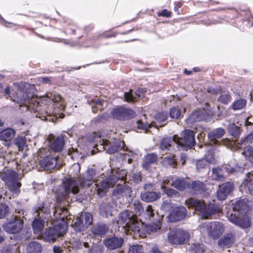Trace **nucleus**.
<instances>
[{
  "label": "nucleus",
  "instance_id": "9",
  "mask_svg": "<svg viewBox=\"0 0 253 253\" xmlns=\"http://www.w3.org/2000/svg\"><path fill=\"white\" fill-rule=\"evenodd\" d=\"M92 221V215L90 213L82 212L79 217L73 221L71 225L76 231L81 232L91 225Z\"/></svg>",
  "mask_w": 253,
  "mask_h": 253
},
{
  "label": "nucleus",
  "instance_id": "4",
  "mask_svg": "<svg viewBox=\"0 0 253 253\" xmlns=\"http://www.w3.org/2000/svg\"><path fill=\"white\" fill-rule=\"evenodd\" d=\"M186 204L189 208H192L198 211L199 215L205 219L211 218L213 215L221 211L220 208L215 205L210 204L207 206L203 201L193 198L186 201Z\"/></svg>",
  "mask_w": 253,
  "mask_h": 253
},
{
  "label": "nucleus",
  "instance_id": "63",
  "mask_svg": "<svg viewBox=\"0 0 253 253\" xmlns=\"http://www.w3.org/2000/svg\"><path fill=\"white\" fill-rule=\"evenodd\" d=\"M54 253H61V250L59 247H54L53 248Z\"/></svg>",
  "mask_w": 253,
  "mask_h": 253
},
{
  "label": "nucleus",
  "instance_id": "11",
  "mask_svg": "<svg viewBox=\"0 0 253 253\" xmlns=\"http://www.w3.org/2000/svg\"><path fill=\"white\" fill-rule=\"evenodd\" d=\"M224 134L225 131L224 129L218 128L210 132L208 134V136L211 141L214 144H218L220 143L226 145L227 146L232 145L234 142L230 141L227 139H222L220 141H219L218 139L221 138Z\"/></svg>",
  "mask_w": 253,
  "mask_h": 253
},
{
  "label": "nucleus",
  "instance_id": "22",
  "mask_svg": "<svg viewBox=\"0 0 253 253\" xmlns=\"http://www.w3.org/2000/svg\"><path fill=\"white\" fill-rule=\"evenodd\" d=\"M215 160L213 154L210 153L206 156L204 159L197 161L196 163V166L198 169H200L202 168H208L210 164L214 163Z\"/></svg>",
  "mask_w": 253,
  "mask_h": 253
},
{
  "label": "nucleus",
  "instance_id": "62",
  "mask_svg": "<svg viewBox=\"0 0 253 253\" xmlns=\"http://www.w3.org/2000/svg\"><path fill=\"white\" fill-rule=\"evenodd\" d=\"M150 228H151V230L152 232H156L158 230H159L160 229V227L158 224L154 225V226H152Z\"/></svg>",
  "mask_w": 253,
  "mask_h": 253
},
{
  "label": "nucleus",
  "instance_id": "21",
  "mask_svg": "<svg viewBox=\"0 0 253 253\" xmlns=\"http://www.w3.org/2000/svg\"><path fill=\"white\" fill-rule=\"evenodd\" d=\"M118 143L120 144L119 147L116 145H112L108 140L103 139L102 144H100V146H102L103 149L106 150L108 153L112 154L117 152L119 150L120 147L123 148V145H124L123 142L119 141Z\"/></svg>",
  "mask_w": 253,
  "mask_h": 253
},
{
  "label": "nucleus",
  "instance_id": "46",
  "mask_svg": "<svg viewBox=\"0 0 253 253\" xmlns=\"http://www.w3.org/2000/svg\"><path fill=\"white\" fill-rule=\"evenodd\" d=\"M223 187L219 188L217 192V197L219 200H225L227 196L229 194L228 193L223 190Z\"/></svg>",
  "mask_w": 253,
  "mask_h": 253
},
{
  "label": "nucleus",
  "instance_id": "19",
  "mask_svg": "<svg viewBox=\"0 0 253 253\" xmlns=\"http://www.w3.org/2000/svg\"><path fill=\"white\" fill-rule=\"evenodd\" d=\"M57 164V157H46L40 162V164L44 169L50 170L54 169Z\"/></svg>",
  "mask_w": 253,
  "mask_h": 253
},
{
  "label": "nucleus",
  "instance_id": "12",
  "mask_svg": "<svg viewBox=\"0 0 253 253\" xmlns=\"http://www.w3.org/2000/svg\"><path fill=\"white\" fill-rule=\"evenodd\" d=\"M23 224V220L15 217L11 221L5 222L3 225V228L8 233L15 234L21 230Z\"/></svg>",
  "mask_w": 253,
  "mask_h": 253
},
{
  "label": "nucleus",
  "instance_id": "41",
  "mask_svg": "<svg viewBox=\"0 0 253 253\" xmlns=\"http://www.w3.org/2000/svg\"><path fill=\"white\" fill-rule=\"evenodd\" d=\"M131 207V208H132L136 214H140L143 211L142 206L140 202L138 201H134Z\"/></svg>",
  "mask_w": 253,
  "mask_h": 253
},
{
  "label": "nucleus",
  "instance_id": "24",
  "mask_svg": "<svg viewBox=\"0 0 253 253\" xmlns=\"http://www.w3.org/2000/svg\"><path fill=\"white\" fill-rule=\"evenodd\" d=\"M246 187H248L250 193L253 195V171L248 173L247 178L241 185V188Z\"/></svg>",
  "mask_w": 253,
  "mask_h": 253
},
{
  "label": "nucleus",
  "instance_id": "16",
  "mask_svg": "<svg viewBox=\"0 0 253 253\" xmlns=\"http://www.w3.org/2000/svg\"><path fill=\"white\" fill-rule=\"evenodd\" d=\"M49 139L51 141L50 148L55 152L61 151L64 146V139L63 136H59L55 137L50 135Z\"/></svg>",
  "mask_w": 253,
  "mask_h": 253
},
{
  "label": "nucleus",
  "instance_id": "15",
  "mask_svg": "<svg viewBox=\"0 0 253 253\" xmlns=\"http://www.w3.org/2000/svg\"><path fill=\"white\" fill-rule=\"evenodd\" d=\"M15 136V131L11 128H7L0 132V140L5 142L7 147L11 145V141Z\"/></svg>",
  "mask_w": 253,
  "mask_h": 253
},
{
  "label": "nucleus",
  "instance_id": "44",
  "mask_svg": "<svg viewBox=\"0 0 253 253\" xmlns=\"http://www.w3.org/2000/svg\"><path fill=\"white\" fill-rule=\"evenodd\" d=\"M228 130L229 133L235 137H237L240 134L239 128L235 126L234 124L229 126Z\"/></svg>",
  "mask_w": 253,
  "mask_h": 253
},
{
  "label": "nucleus",
  "instance_id": "57",
  "mask_svg": "<svg viewBox=\"0 0 253 253\" xmlns=\"http://www.w3.org/2000/svg\"><path fill=\"white\" fill-rule=\"evenodd\" d=\"M207 91L209 93H211L212 94H217L218 93H220V90L218 88H213L211 87H209L207 89Z\"/></svg>",
  "mask_w": 253,
  "mask_h": 253
},
{
  "label": "nucleus",
  "instance_id": "30",
  "mask_svg": "<svg viewBox=\"0 0 253 253\" xmlns=\"http://www.w3.org/2000/svg\"><path fill=\"white\" fill-rule=\"evenodd\" d=\"M234 241V237L232 234H228L224 236L223 238L220 239L218 243L221 247H229Z\"/></svg>",
  "mask_w": 253,
  "mask_h": 253
},
{
  "label": "nucleus",
  "instance_id": "26",
  "mask_svg": "<svg viewBox=\"0 0 253 253\" xmlns=\"http://www.w3.org/2000/svg\"><path fill=\"white\" fill-rule=\"evenodd\" d=\"M161 197V193L156 192H146L141 194L142 200L147 202H152Z\"/></svg>",
  "mask_w": 253,
  "mask_h": 253
},
{
  "label": "nucleus",
  "instance_id": "6",
  "mask_svg": "<svg viewBox=\"0 0 253 253\" xmlns=\"http://www.w3.org/2000/svg\"><path fill=\"white\" fill-rule=\"evenodd\" d=\"M200 230L203 235L207 234L215 239L223 234L224 226L222 223L216 221L205 223L200 226Z\"/></svg>",
  "mask_w": 253,
  "mask_h": 253
},
{
  "label": "nucleus",
  "instance_id": "61",
  "mask_svg": "<svg viewBox=\"0 0 253 253\" xmlns=\"http://www.w3.org/2000/svg\"><path fill=\"white\" fill-rule=\"evenodd\" d=\"M167 161L169 164L170 165L173 166L176 163L175 159L174 158H166Z\"/></svg>",
  "mask_w": 253,
  "mask_h": 253
},
{
  "label": "nucleus",
  "instance_id": "43",
  "mask_svg": "<svg viewBox=\"0 0 253 253\" xmlns=\"http://www.w3.org/2000/svg\"><path fill=\"white\" fill-rule=\"evenodd\" d=\"M219 187H223V190L229 194L234 189V185L231 182H227L219 185Z\"/></svg>",
  "mask_w": 253,
  "mask_h": 253
},
{
  "label": "nucleus",
  "instance_id": "28",
  "mask_svg": "<svg viewBox=\"0 0 253 253\" xmlns=\"http://www.w3.org/2000/svg\"><path fill=\"white\" fill-rule=\"evenodd\" d=\"M68 211L66 208H61L59 207H56L54 211V216L56 218L61 220L63 221H65V218H67V215Z\"/></svg>",
  "mask_w": 253,
  "mask_h": 253
},
{
  "label": "nucleus",
  "instance_id": "33",
  "mask_svg": "<svg viewBox=\"0 0 253 253\" xmlns=\"http://www.w3.org/2000/svg\"><path fill=\"white\" fill-rule=\"evenodd\" d=\"M42 246L36 242H31L27 248L28 253H41Z\"/></svg>",
  "mask_w": 253,
  "mask_h": 253
},
{
  "label": "nucleus",
  "instance_id": "31",
  "mask_svg": "<svg viewBox=\"0 0 253 253\" xmlns=\"http://www.w3.org/2000/svg\"><path fill=\"white\" fill-rule=\"evenodd\" d=\"M158 160V158L156 155L154 154H148L144 159L142 166L146 169L149 168V165L156 163Z\"/></svg>",
  "mask_w": 253,
  "mask_h": 253
},
{
  "label": "nucleus",
  "instance_id": "60",
  "mask_svg": "<svg viewBox=\"0 0 253 253\" xmlns=\"http://www.w3.org/2000/svg\"><path fill=\"white\" fill-rule=\"evenodd\" d=\"M253 140V134H251L249 135L245 139L243 140V141L247 143H251Z\"/></svg>",
  "mask_w": 253,
  "mask_h": 253
},
{
  "label": "nucleus",
  "instance_id": "27",
  "mask_svg": "<svg viewBox=\"0 0 253 253\" xmlns=\"http://www.w3.org/2000/svg\"><path fill=\"white\" fill-rule=\"evenodd\" d=\"M108 230V227L103 224H99L93 226L92 232L93 234L98 236L104 235Z\"/></svg>",
  "mask_w": 253,
  "mask_h": 253
},
{
  "label": "nucleus",
  "instance_id": "56",
  "mask_svg": "<svg viewBox=\"0 0 253 253\" xmlns=\"http://www.w3.org/2000/svg\"><path fill=\"white\" fill-rule=\"evenodd\" d=\"M48 211L47 209H45L44 208V206L42 205H41L38 208H36V212L38 213L36 216H39L41 212L45 213Z\"/></svg>",
  "mask_w": 253,
  "mask_h": 253
},
{
  "label": "nucleus",
  "instance_id": "39",
  "mask_svg": "<svg viewBox=\"0 0 253 253\" xmlns=\"http://www.w3.org/2000/svg\"><path fill=\"white\" fill-rule=\"evenodd\" d=\"M246 105V101L245 99H241L235 101L232 105L233 110H240L245 107Z\"/></svg>",
  "mask_w": 253,
  "mask_h": 253
},
{
  "label": "nucleus",
  "instance_id": "49",
  "mask_svg": "<svg viewBox=\"0 0 253 253\" xmlns=\"http://www.w3.org/2000/svg\"><path fill=\"white\" fill-rule=\"evenodd\" d=\"M145 217L146 219H150L151 217H153L154 212L151 206H147L146 211L144 213Z\"/></svg>",
  "mask_w": 253,
  "mask_h": 253
},
{
  "label": "nucleus",
  "instance_id": "37",
  "mask_svg": "<svg viewBox=\"0 0 253 253\" xmlns=\"http://www.w3.org/2000/svg\"><path fill=\"white\" fill-rule=\"evenodd\" d=\"M211 177L213 180H221L223 178L222 170L218 168L213 169Z\"/></svg>",
  "mask_w": 253,
  "mask_h": 253
},
{
  "label": "nucleus",
  "instance_id": "55",
  "mask_svg": "<svg viewBox=\"0 0 253 253\" xmlns=\"http://www.w3.org/2000/svg\"><path fill=\"white\" fill-rule=\"evenodd\" d=\"M226 170L229 173H233L236 171H238L240 170L241 168L238 166H235L234 168L231 167L230 166L225 168Z\"/></svg>",
  "mask_w": 253,
  "mask_h": 253
},
{
  "label": "nucleus",
  "instance_id": "51",
  "mask_svg": "<svg viewBox=\"0 0 253 253\" xmlns=\"http://www.w3.org/2000/svg\"><path fill=\"white\" fill-rule=\"evenodd\" d=\"M161 188L163 191L169 196L171 197L172 196H174L177 193L175 190L173 189H168L165 186H164L163 185H162Z\"/></svg>",
  "mask_w": 253,
  "mask_h": 253
},
{
  "label": "nucleus",
  "instance_id": "53",
  "mask_svg": "<svg viewBox=\"0 0 253 253\" xmlns=\"http://www.w3.org/2000/svg\"><path fill=\"white\" fill-rule=\"evenodd\" d=\"M136 116L135 112L129 109L125 108V118L131 119Z\"/></svg>",
  "mask_w": 253,
  "mask_h": 253
},
{
  "label": "nucleus",
  "instance_id": "20",
  "mask_svg": "<svg viewBox=\"0 0 253 253\" xmlns=\"http://www.w3.org/2000/svg\"><path fill=\"white\" fill-rule=\"evenodd\" d=\"M205 112L204 109H197L194 111L186 120L187 124H190L194 122L201 121L205 119Z\"/></svg>",
  "mask_w": 253,
  "mask_h": 253
},
{
  "label": "nucleus",
  "instance_id": "13",
  "mask_svg": "<svg viewBox=\"0 0 253 253\" xmlns=\"http://www.w3.org/2000/svg\"><path fill=\"white\" fill-rule=\"evenodd\" d=\"M115 183V181H113L112 179L101 180L95 184V190L99 196H102L110 187H113Z\"/></svg>",
  "mask_w": 253,
  "mask_h": 253
},
{
  "label": "nucleus",
  "instance_id": "3",
  "mask_svg": "<svg viewBox=\"0 0 253 253\" xmlns=\"http://www.w3.org/2000/svg\"><path fill=\"white\" fill-rule=\"evenodd\" d=\"M92 177L90 175L86 180L84 178L80 177L78 181L74 178L67 179L63 183L62 186L59 188L56 193L57 199L60 201L66 199L70 193L74 194H77L79 191V185L84 186H89L90 184L88 182L91 181Z\"/></svg>",
  "mask_w": 253,
  "mask_h": 253
},
{
  "label": "nucleus",
  "instance_id": "35",
  "mask_svg": "<svg viewBox=\"0 0 253 253\" xmlns=\"http://www.w3.org/2000/svg\"><path fill=\"white\" fill-rule=\"evenodd\" d=\"M112 115L114 118L123 119L125 118V108L120 107L114 109L112 112Z\"/></svg>",
  "mask_w": 253,
  "mask_h": 253
},
{
  "label": "nucleus",
  "instance_id": "38",
  "mask_svg": "<svg viewBox=\"0 0 253 253\" xmlns=\"http://www.w3.org/2000/svg\"><path fill=\"white\" fill-rule=\"evenodd\" d=\"M242 154L247 158L250 161L253 163V147L251 146H246Z\"/></svg>",
  "mask_w": 253,
  "mask_h": 253
},
{
  "label": "nucleus",
  "instance_id": "36",
  "mask_svg": "<svg viewBox=\"0 0 253 253\" xmlns=\"http://www.w3.org/2000/svg\"><path fill=\"white\" fill-rule=\"evenodd\" d=\"M14 143L18 147L19 151H22L27 147L26 140L22 136H17L15 139Z\"/></svg>",
  "mask_w": 253,
  "mask_h": 253
},
{
  "label": "nucleus",
  "instance_id": "5",
  "mask_svg": "<svg viewBox=\"0 0 253 253\" xmlns=\"http://www.w3.org/2000/svg\"><path fill=\"white\" fill-rule=\"evenodd\" d=\"M18 174L12 169H5L0 172V177L5 182L8 189L14 194L20 193L21 184L17 179Z\"/></svg>",
  "mask_w": 253,
  "mask_h": 253
},
{
  "label": "nucleus",
  "instance_id": "50",
  "mask_svg": "<svg viewBox=\"0 0 253 253\" xmlns=\"http://www.w3.org/2000/svg\"><path fill=\"white\" fill-rule=\"evenodd\" d=\"M192 248L195 251V253H207L204 250L203 245L199 244H195Z\"/></svg>",
  "mask_w": 253,
  "mask_h": 253
},
{
  "label": "nucleus",
  "instance_id": "52",
  "mask_svg": "<svg viewBox=\"0 0 253 253\" xmlns=\"http://www.w3.org/2000/svg\"><path fill=\"white\" fill-rule=\"evenodd\" d=\"M9 208L6 205L2 206L0 208V219L4 217L7 213L8 212Z\"/></svg>",
  "mask_w": 253,
  "mask_h": 253
},
{
  "label": "nucleus",
  "instance_id": "1",
  "mask_svg": "<svg viewBox=\"0 0 253 253\" xmlns=\"http://www.w3.org/2000/svg\"><path fill=\"white\" fill-rule=\"evenodd\" d=\"M4 92L5 94L9 95L13 102L19 104L20 107H25L26 110L35 112L42 111L40 104L48 99L52 102L53 107L47 106L44 108L47 115H53L57 118H63L64 117L62 112L65 110L66 104L61 96L55 92H47L45 96L38 97L28 93L27 89L22 88L18 85H14L11 89L9 87H6Z\"/></svg>",
  "mask_w": 253,
  "mask_h": 253
},
{
  "label": "nucleus",
  "instance_id": "18",
  "mask_svg": "<svg viewBox=\"0 0 253 253\" xmlns=\"http://www.w3.org/2000/svg\"><path fill=\"white\" fill-rule=\"evenodd\" d=\"M66 227L65 226H62L59 230H58L57 227L55 226L53 228H50L49 231L45 233V234L48 235V240L50 242H54L57 238L63 236L66 231Z\"/></svg>",
  "mask_w": 253,
  "mask_h": 253
},
{
  "label": "nucleus",
  "instance_id": "40",
  "mask_svg": "<svg viewBox=\"0 0 253 253\" xmlns=\"http://www.w3.org/2000/svg\"><path fill=\"white\" fill-rule=\"evenodd\" d=\"M182 114V112L178 107L172 108L169 111V115L172 119H178Z\"/></svg>",
  "mask_w": 253,
  "mask_h": 253
},
{
  "label": "nucleus",
  "instance_id": "48",
  "mask_svg": "<svg viewBox=\"0 0 253 253\" xmlns=\"http://www.w3.org/2000/svg\"><path fill=\"white\" fill-rule=\"evenodd\" d=\"M192 188L197 191H202L204 189V185L200 181L193 182L191 185Z\"/></svg>",
  "mask_w": 253,
  "mask_h": 253
},
{
  "label": "nucleus",
  "instance_id": "47",
  "mask_svg": "<svg viewBox=\"0 0 253 253\" xmlns=\"http://www.w3.org/2000/svg\"><path fill=\"white\" fill-rule=\"evenodd\" d=\"M167 119V114L164 112L158 113L155 117V119L158 123H163L166 121Z\"/></svg>",
  "mask_w": 253,
  "mask_h": 253
},
{
  "label": "nucleus",
  "instance_id": "34",
  "mask_svg": "<svg viewBox=\"0 0 253 253\" xmlns=\"http://www.w3.org/2000/svg\"><path fill=\"white\" fill-rule=\"evenodd\" d=\"M113 207L110 204H102L100 207V211L101 214L105 215L107 217L112 215Z\"/></svg>",
  "mask_w": 253,
  "mask_h": 253
},
{
  "label": "nucleus",
  "instance_id": "64",
  "mask_svg": "<svg viewBox=\"0 0 253 253\" xmlns=\"http://www.w3.org/2000/svg\"><path fill=\"white\" fill-rule=\"evenodd\" d=\"M170 180L169 179H166L163 180V184H169V183Z\"/></svg>",
  "mask_w": 253,
  "mask_h": 253
},
{
  "label": "nucleus",
  "instance_id": "54",
  "mask_svg": "<svg viewBox=\"0 0 253 253\" xmlns=\"http://www.w3.org/2000/svg\"><path fill=\"white\" fill-rule=\"evenodd\" d=\"M219 100L223 103L226 104L231 99L230 96L227 94H223L221 95L219 97Z\"/></svg>",
  "mask_w": 253,
  "mask_h": 253
},
{
  "label": "nucleus",
  "instance_id": "8",
  "mask_svg": "<svg viewBox=\"0 0 253 253\" xmlns=\"http://www.w3.org/2000/svg\"><path fill=\"white\" fill-rule=\"evenodd\" d=\"M120 221L124 224L123 228H127L128 230H131L133 232L139 230V223L136 216L133 213H130L127 211H124L119 215Z\"/></svg>",
  "mask_w": 253,
  "mask_h": 253
},
{
  "label": "nucleus",
  "instance_id": "59",
  "mask_svg": "<svg viewBox=\"0 0 253 253\" xmlns=\"http://www.w3.org/2000/svg\"><path fill=\"white\" fill-rule=\"evenodd\" d=\"M92 101V104L93 105L96 106V107H98L99 106H101L102 105L103 102L97 99H94Z\"/></svg>",
  "mask_w": 253,
  "mask_h": 253
},
{
  "label": "nucleus",
  "instance_id": "7",
  "mask_svg": "<svg viewBox=\"0 0 253 253\" xmlns=\"http://www.w3.org/2000/svg\"><path fill=\"white\" fill-rule=\"evenodd\" d=\"M195 134L193 131L189 129L185 130L181 132L180 137L176 135V145L177 147L183 150H187L192 148L196 143Z\"/></svg>",
  "mask_w": 253,
  "mask_h": 253
},
{
  "label": "nucleus",
  "instance_id": "10",
  "mask_svg": "<svg viewBox=\"0 0 253 253\" xmlns=\"http://www.w3.org/2000/svg\"><path fill=\"white\" fill-rule=\"evenodd\" d=\"M189 238V234L181 229L171 230L168 236L169 243L176 245L184 244L188 241Z\"/></svg>",
  "mask_w": 253,
  "mask_h": 253
},
{
  "label": "nucleus",
  "instance_id": "17",
  "mask_svg": "<svg viewBox=\"0 0 253 253\" xmlns=\"http://www.w3.org/2000/svg\"><path fill=\"white\" fill-rule=\"evenodd\" d=\"M105 246L109 250H115L120 248L124 243V239L121 237H112L104 240Z\"/></svg>",
  "mask_w": 253,
  "mask_h": 253
},
{
  "label": "nucleus",
  "instance_id": "14",
  "mask_svg": "<svg viewBox=\"0 0 253 253\" xmlns=\"http://www.w3.org/2000/svg\"><path fill=\"white\" fill-rule=\"evenodd\" d=\"M186 215V209L184 207H176L170 212L169 218L171 221L174 222L184 219Z\"/></svg>",
  "mask_w": 253,
  "mask_h": 253
},
{
  "label": "nucleus",
  "instance_id": "58",
  "mask_svg": "<svg viewBox=\"0 0 253 253\" xmlns=\"http://www.w3.org/2000/svg\"><path fill=\"white\" fill-rule=\"evenodd\" d=\"M159 16L169 17L170 16V12L167 9H164L161 12L159 13Z\"/></svg>",
  "mask_w": 253,
  "mask_h": 253
},
{
  "label": "nucleus",
  "instance_id": "23",
  "mask_svg": "<svg viewBox=\"0 0 253 253\" xmlns=\"http://www.w3.org/2000/svg\"><path fill=\"white\" fill-rule=\"evenodd\" d=\"M176 135H174L173 138L171 137H166L164 138L161 143L160 148L163 151L168 150L169 149V148L173 146L174 145H176V141L175 139Z\"/></svg>",
  "mask_w": 253,
  "mask_h": 253
},
{
  "label": "nucleus",
  "instance_id": "25",
  "mask_svg": "<svg viewBox=\"0 0 253 253\" xmlns=\"http://www.w3.org/2000/svg\"><path fill=\"white\" fill-rule=\"evenodd\" d=\"M143 96V93L141 90H137L135 92V95L132 94V90L129 92H126L125 94V99L127 102H135L138 100L139 98Z\"/></svg>",
  "mask_w": 253,
  "mask_h": 253
},
{
  "label": "nucleus",
  "instance_id": "32",
  "mask_svg": "<svg viewBox=\"0 0 253 253\" xmlns=\"http://www.w3.org/2000/svg\"><path fill=\"white\" fill-rule=\"evenodd\" d=\"M34 232L40 235L44 227V223L41 219H35L32 224Z\"/></svg>",
  "mask_w": 253,
  "mask_h": 253
},
{
  "label": "nucleus",
  "instance_id": "45",
  "mask_svg": "<svg viewBox=\"0 0 253 253\" xmlns=\"http://www.w3.org/2000/svg\"><path fill=\"white\" fill-rule=\"evenodd\" d=\"M142 247L140 245H134L129 248L128 253H142Z\"/></svg>",
  "mask_w": 253,
  "mask_h": 253
},
{
  "label": "nucleus",
  "instance_id": "29",
  "mask_svg": "<svg viewBox=\"0 0 253 253\" xmlns=\"http://www.w3.org/2000/svg\"><path fill=\"white\" fill-rule=\"evenodd\" d=\"M171 185L179 190H183L188 186V184L184 179L180 178H172Z\"/></svg>",
  "mask_w": 253,
  "mask_h": 253
},
{
  "label": "nucleus",
  "instance_id": "42",
  "mask_svg": "<svg viewBox=\"0 0 253 253\" xmlns=\"http://www.w3.org/2000/svg\"><path fill=\"white\" fill-rule=\"evenodd\" d=\"M137 128L143 130L146 132L148 129L152 126V124L144 123L142 120H138L136 122Z\"/></svg>",
  "mask_w": 253,
  "mask_h": 253
},
{
  "label": "nucleus",
  "instance_id": "2",
  "mask_svg": "<svg viewBox=\"0 0 253 253\" xmlns=\"http://www.w3.org/2000/svg\"><path fill=\"white\" fill-rule=\"evenodd\" d=\"M247 207L244 200H239L236 202L232 206V212L227 213L228 219L241 228L248 227L250 225V222L246 212Z\"/></svg>",
  "mask_w": 253,
  "mask_h": 253
}]
</instances>
